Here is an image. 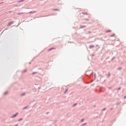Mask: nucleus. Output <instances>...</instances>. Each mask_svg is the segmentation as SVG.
Segmentation results:
<instances>
[{
  "mask_svg": "<svg viewBox=\"0 0 126 126\" xmlns=\"http://www.w3.org/2000/svg\"><path fill=\"white\" fill-rule=\"evenodd\" d=\"M18 113H17L16 114H15L14 115H13L12 116V117L13 118V117H15L18 114Z\"/></svg>",
  "mask_w": 126,
  "mask_h": 126,
  "instance_id": "f257e3e1",
  "label": "nucleus"
},
{
  "mask_svg": "<svg viewBox=\"0 0 126 126\" xmlns=\"http://www.w3.org/2000/svg\"><path fill=\"white\" fill-rule=\"evenodd\" d=\"M54 48H50V49H48V51H50L51 50H52V49H54Z\"/></svg>",
  "mask_w": 126,
  "mask_h": 126,
  "instance_id": "f03ea898",
  "label": "nucleus"
},
{
  "mask_svg": "<svg viewBox=\"0 0 126 126\" xmlns=\"http://www.w3.org/2000/svg\"><path fill=\"white\" fill-rule=\"evenodd\" d=\"M94 47V46H90V48H93V47Z\"/></svg>",
  "mask_w": 126,
  "mask_h": 126,
  "instance_id": "7ed1b4c3",
  "label": "nucleus"
},
{
  "mask_svg": "<svg viewBox=\"0 0 126 126\" xmlns=\"http://www.w3.org/2000/svg\"><path fill=\"white\" fill-rule=\"evenodd\" d=\"M13 23V22H9V25H10L12 24Z\"/></svg>",
  "mask_w": 126,
  "mask_h": 126,
  "instance_id": "20e7f679",
  "label": "nucleus"
},
{
  "mask_svg": "<svg viewBox=\"0 0 126 126\" xmlns=\"http://www.w3.org/2000/svg\"><path fill=\"white\" fill-rule=\"evenodd\" d=\"M82 13L83 14H85V15H87V13Z\"/></svg>",
  "mask_w": 126,
  "mask_h": 126,
  "instance_id": "39448f33",
  "label": "nucleus"
},
{
  "mask_svg": "<svg viewBox=\"0 0 126 126\" xmlns=\"http://www.w3.org/2000/svg\"><path fill=\"white\" fill-rule=\"evenodd\" d=\"M24 1V0H20V1H19V2H21L22 1Z\"/></svg>",
  "mask_w": 126,
  "mask_h": 126,
  "instance_id": "423d86ee",
  "label": "nucleus"
},
{
  "mask_svg": "<svg viewBox=\"0 0 126 126\" xmlns=\"http://www.w3.org/2000/svg\"><path fill=\"white\" fill-rule=\"evenodd\" d=\"M111 31L110 30H109L107 31L108 32H110Z\"/></svg>",
  "mask_w": 126,
  "mask_h": 126,
  "instance_id": "0eeeda50",
  "label": "nucleus"
},
{
  "mask_svg": "<svg viewBox=\"0 0 126 126\" xmlns=\"http://www.w3.org/2000/svg\"><path fill=\"white\" fill-rule=\"evenodd\" d=\"M22 120V119H20L18 121H20V120Z\"/></svg>",
  "mask_w": 126,
  "mask_h": 126,
  "instance_id": "6e6552de",
  "label": "nucleus"
},
{
  "mask_svg": "<svg viewBox=\"0 0 126 126\" xmlns=\"http://www.w3.org/2000/svg\"><path fill=\"white\" fill-rule=\"evenodd\" d=\"M84 119H82V120H81V121L82 122H83V121H84Z\"/></svg>",
  "mask_w": 126,
  "mask_h": 126,
  "instance_id": "1a4fd4ad",
  "label": "nucleus"
},
{
  "mask_svg": "<svg viewBox=\"0 0 126 126\" xmlns=\"http://www.w3.org/2000/svg\"><path fill=\"white\" fill-rule=\"evenodd\" d=\"M23 14V13H20L18 14Z\"/></svg>",
  "mask_w": 126,
  "mask_h": 126,
  "instance_id": "9d476101",
  "label": "nucleus"
},
{
  "mask_svg": "<svg viewBox=\"0 0 126 126\" xmlns=\"http://www.w3.org/2000/svg\"><path fill=\"white\" fill-rule=\"evenodd\" d=\"M14 126H18V125H16Z\"/></svg>",
  "mask_w": 126,
  "mask_h": 126,
  "instance_id": "9b49d317",
  "label": "nucleus"
},
{
  "mask_svg": "<svg viewBox=\"0 0 126 126\" xmlns=\"http://www.w3.org/2000/svg\"><path fill=\"white\" fill-rule=\"evenodd\" d=\"M67 89L65 90V91H67Z\"/></svg>",
  "mask_w": 126,
  "mask_h": 126,
  "instance_id": "f8f14e48",
  "label": "nucleus"
},
{
  "mask_svg": "<svg viewBox=\"0 0 126 126\" xmlns=\"http://www.w3.org/2000/svg\"><path fill=\"white\" fill-rule=\"evenodd\" d=\"M6 94V93H4V94Z\"/></svg>",
  "mask_w": 126,
  "mask_h": 126,
  "instance_id": "ddd939ff",
  "label": "nucleus"
},
{
  "mask_svg": "<svg viewBox=\"0 0 126 126\" xmlns=\"http://www.w3.org/2000/svg\"><path fill=\"white\" fill-rule=\"evenodd\" d=\"M35 73H32V74H35Z\"/></svg>",
  "mask_w": 126,
  "mask_h": 126,
  "instance_id": "4468645a",
  "label": "nucleus"
},
{
  "mask_svg": "<svg viewBox=\"0 0 126 126\" xmlns=\"http://www.w3.org/2000/svg\"><path fill=\"white\" fill-rule=\"evenodd\" d=\"M120 89V88H119L118 89V90H119V89Z\"/></svg>",
  "mask_w": 126,
  "mask_h": 126,
  "instance_id": "2eb2a0df",
  "label": "nucleus"
},
{
  "mask_svg": "<svg viewBox=\"0 0 126 126\" xmlns=\"http://www.w3.org/2000/svg\"><path fill=\"white\" fill-rule=\"evenodd\" d=\"M34 13L33 12L32 13Z\"/></svg>",
  "mask_w": 126,
  "mask_h": 126,
  "instance_id": "dca6fc26",
  "label": "nucleus"
}]
</instances>
